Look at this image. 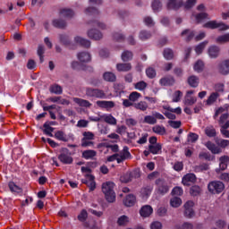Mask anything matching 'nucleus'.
Segmentation results:
<instances>
[{"label": "nucleus", "mask_w": 229, "mask_h": 229, "mask_svg": "<svg viewBox=\"0 0 229 229\" xmlns=\"http://www.w3.org/2000/svg\"><path fill=\"white\" fill-rule=\"evenodd\" d=\"M181 37H182L186 42H191V39L194 38V31L186 29L181 33Z\"/></svg>", "instance_id": "obj_23"}, {"label": "nucleus", "mask_w": 229, "mask_h": 229, "mask_svg": "<svg viewBox=\"0 0 229 229\" xmlns=\"http://www.w3.org/2000/svg\"><path fill=\"white\" fill-rule=\"evenodd\" d=\"M50 92H52L53 94H62L63 89L60 85L55 84L50 87Z\"/></svg>", "instance_id": "obj_56"}, {"label": "nucleus", "mask_w": 229, "mask_h": 229, "mask_svg": "<svg viewBox=\"0 0 229 229\" xmlns=\"http://www.w3.org/2000/svg\"><path fill=\"white\" fill-rule=\"evenodd\" d=\"M146 74L148 78H149L150 80H153V78L157 76V71H155L154 68L149 67L146 70Z\"/></svg>", "instance_id": "obj_61"}, {"label": "nucleus", "mask_w": 229, "mask_h": 229, "mask_svg": "<svg viewBox=\"0 0 229 229\" xmlns=\"http://www.w3.org/2000/svg\"><path fill=\"white\" fill-rule=\"evenodd\" d=\"M133 176H135V173L127 172L120 177V181L122 183H129V182L133 180Z\"/></svg>", "instance_id": "obj_25"}, {"label": "nucleus", "mask_w": 229, "mask_h": 229, "mask_svg": "<svg viewBox=\"0 0 229 229\" xmlns=\"http://www.w3.org/2000/svg\"><path fill=\"white\" fill-rule=\"evenodd\" d=\"M86 96H89V98H98V99L106 98V94L105 91L99 89L87 88Z\"/></svg>", "instance_id": "obj_4"}, {"label": "nucleus", "mask_w": 229, "mask_h": 229, "mask_svg": "<svg viewBox=\"0 0 229 229\" xmlns=\"http://www.w3.org/2000/svg\"><path fill=\"white\" fill-rule=\"evenodd\" d=\"M174 77L173 76H166L160 79L159 83L163 87H171V85H174Z\"/></svg>", "instance_id": "obj_16"}, {"label": "nucleus", "mask_w": 229, "mask_h": 229, "mask_svg": "<svg viewBox=\"0 0 229 229\" xmlns=\"http://www.w3.org/2000/svg\"><path fill=\"white\" fill-rule=\"evenodd\" d=\"M216 143L217 144V146H219V148H228L229 140H218L216 141Z\"/></svg>", "instance_id": "obj_64"}, {"label": "nucleus", "mask_w": 229, "mask_h": 229, "mask_svg": "<svg viewBox=\"0 0 229 229\" xmlns=\"http://www.w3.org/2000/svg\"><path fill=\"white\" fill-rule=\"evenodd\" d=\"M52 24L55 28H59V30H64L67 28V22L62 19H55L52 21Z\"/></svg>", "instance_id": "obj_28"}, {"label": "nucleus", "mask_w": 229, "mask_h": 229, "mask_svg": "<svg viewBox=\"0 0 229 229\" xmlns=\"http://www.w3.org/2000/svg\"><path fill=\"white\" fill-rule=\"evenodd\" d=\"M217 71L222 76H228L229 74V59H225L217 65Z\"/></svg>", "instance_id": "obj_8"}, {"label": "nucleus", "mask_w": 229, "mask_h": 229, "mask_svg": "<svg viewBox=\"0 0 229 229\" xmlns=\"http://www.w3.org/2000/svg\"><path fill=\"white\" fill-rule=\"evenodd\" d=\"M60 14L66 19H72V17H74V11H72V9L64 8L60 11Z\"/></svg>", "instance_id": "obj_29"}, {"label": "nucleus", "mask_w": 229, "mask_h": 229, "mask_svg": "<svg viewBox=\"0 0 229 229\" xmlns=\"http://www.w3.org/2000/svg\"><path fill=\"white\" fill-rule=\"evenodd\" d=\"M153 214V208L149 205L143 206L140 210L141 217H149Z\"/></svg>", "instance_id": "obj_17"}, {"label": "nucleus", "mask_w": 229, "mask_h": 229, "mask_svg": "<svg viewBox=\"0 0 229 229\" xmlns=\"http://www.w3.org/2000/svg\"><path fill=\"white\" fill-rule=\"evenodd\" d=\"M97 106H99V108H105L106 110H111V108H114V106H115V102L106 101V100H98Z\"/></svg>", "instance_id": "obj_14"}, {"label": "nucleus", "mask_w": 229, "mask_h": 229, "mask_svg": "<svg viewBox=\"0 0 229 229\" xmlns=\"http://www.w3.org/2000/svg\"><path fill=\"white\" fill-rule=\"evenodd\" d=\"M150 37L151 34L147 30H141L139 35L140 40H148Z\"/></svg>", "instance_id": "obj_62"}, {"label": "nucleus", "mask_w": 229, "mask_h": 229, "mask_svg": "<svg viewBox=\"0 0 229 229\" xmlns=\"http://www.w3.org/2000/svg\"><path fill=\"white\" fill-rule=\"evenodd\" d=\"M8 186L11 192H16V194H21V192H22V188L17 186L13 182H10Z\"/></svg>", "instance_id": "obj_38"}, {"label": "nucleus", "mask_w": 229, "mask_h": 229, "mask_svg": "<svg viewBox=\"0 0 229 229\" xmlns=\"http://www.w3.org/2000/svg\"><path fill=\"white\" fill-rule=\"evenodd\" d=\"M102 121L107 124H111L112 126H115V124H117V119H115L112 114H102Z\"/></svg>", "instance_id": "obj_21"}, {"label": "nucleus", "mask_w": 229, "mask_h": 229, "mask_svg": "<svg viewBox=\"0 0 229 229\" xmlns=\"http://www.w3.org/2000/svg\"><path fill=\"white\" fill-rule=\"evenodd\" d=\"M205 135L209 138L217 137V131L214 127V125H208L204 130Z\"/></svg>", "instance_id": "obj_19"}, {"label": "nucleus", "mask_w": 229, "mask_h": 229, "mask_svg": "<svg viewBox=\"0 0 229 229\" xmlns=\"http://www.w3.org/2000/svg\"><path fill=\"white\" fill-rule=\"evenodd\" d=\"M135 89H137V90H145V89L148 87V83H146V81H139L134 85Z\"/></svg>", "instance_id": "obj_63"}, {"label": "nucleus", "mask_w": 229, "mask_h": 229, "mask_svg": "<svg viewBox=\"0 0 229 229\" xmlns=\"http://www.w3.org/2000/svg\"><path fill=\"white\" fill-rule=\"evenodd\" d=\"M192 207H194V202H192V200H189L184 204L185 217H194V209H192Z\"/></svg>", "instance_id": "obj_10"}, {"label": "nucleus", "mask_w": 229, "mask_h": 229, "mask_svg": "<svg viewBox=\"0 0 229 229\" xmlns=\"http://www.w3.org/2000/svg\"><path fill=\"white\" fill-rule=\"evenodd\" d=\"M203 28H208L209 30H217V21H210L203 25Z\"/></svg>", "instance_id": "obj_53"}, {"label": "nucleus", "mask_w": 229, "mask_h": 229, "mask_svg": "<svg viewBox=\"0 0 229 229\" xmlns=\"http://www.w3.org/2000/svg\"><path fill=\"white\" fill-rule=\"evenodd\" d=\"M116 69L119 72H128L131 69L130 63H120L116 64Z\"/></svg>", "instance_id": "obj_20"}, {"label": "nucleus", "mask_w": 229, "mask_h": 229, "mask_svg": "<svg viewBox=\"0 0 229 229\" xmlns=\"http://www.w3.org/2000/svg\"><path fill=\"white\" fill-rule=\"evenodd\" d=\"M82 135H83L82 140H94L96 137V135H94V132H90V131H84Z\"/></svg>", "instance_id": "obj_60"}, {"label": "nucleus", "mask_w": 229, "mask_h": 229, "mask_svg": "<svg viewBox=\"0 0 229 229\" xmlns=\"http://www.w3.org/2000/svg\"><path fill=\"white\" fill-rule=\"evenodd\" d=\"M74 41L76 42V44H80V46H82V47H86L87 49L90 47V41L80 36L75 37Z\"/></svg>", "instance_id": "obj_22"}, {"label": "nucleus", "mask_w": 229, "mask_h": 229, "mask_svg": "<svg viewBox=\"0 0 229 229\" xmlns=\"http://www.w3.org/2000/svg\"><path fill=\"white\" fill-rule=\"evenodd\" d=\"M208 45V41H204L200 43L199 46H197L195 47V52L197 53V55H201V53H203V49H205V47H207Z\"/></svg>", "instance_id": "obj_50"}, {"label": "nucleus", "mask_w": 229, "mask_h": 229, "mask_svg": "<svg viewBox=\"0 0 229 229\" xmlns=\"http://www.w3.org/2000/svg\"><path fill=\"white\" fill-rule=\"evenodd\" d=\"M148 150L152 155H158V152L162 150V145L156 144V145H148Z\"/></svg>", "instance_id": "obj_37"}, {"label": "nucleus", "mask_w": 229, "mask_h": 229, "mask_svg": "<svg viewBox=\"0 0 229 229\" xmlns=\"http://www.w3.org/2000/svg\"><path fill=\"white\" fill-rule=\"evenodd\" d=\"M143 123H146V124H157V118L155 115H146L144 117Z\"/></svg>", "instance_id": "obj_48"}, {"label": "nucleus", "mask_w": 229, "mask_h": 229, "mask_svg": "<svg viewBox=\"0 0 229 229\" xmlns=\"http://www.w3.org/2000/svg\"><path fill=\"white\" fill-rule=\"evenodd\" d=\"M163 55L165 60H173V58H174V52L171 48H165L163 52Z\"/></svg>", "instance_id": "obj_39"}, {"label": "nucleus", "mask_w": 229, "mask_h": 229, "mask_svg": "<svg viewBox=\"0 0 229 229\" xmlns=\"http://www.w3.org/2000/svg\"><path fill=\"white\" fill-rule=\"evenodd\" d=\"M170 205L174 208H178V207H180L182 205V199H180L178 197L172 198L170 200Z\"/></svg>", "instance_id": "obj_46"}, {"label": "nucleus", "mask_w": 229, "mask_h": 229, "mask_svg": "<svg viewBox=\"0 0 229 229\" xmlns=\"http://www.w3.org/2000/svg\"><path fill=\"white\" fill-rule=\"evenodd\" d=\"M183 96V93L180 90H176L173 95V102L178 103L181 101L182 98Z\"/></svg>", "instance_id": "obj_54"}, {"label": "nucleus", "mask_w": 229, "mask_h": 229, "mask_svg": "<svg viewBox=\"0 0 229 229\" xmlns=\"http://www.w3.org/2000/svg\"><path fill=\"white\" fill-rule=\"evenodd\" d=\"M140 98V93L137 92V91H133L130 94L129 96V99L130 101H131L132 103H135V101H139V99Z\"/></svg>", "instance_id": "obj_58"}, {"label": "nucleus", "mask_w": 229, "mask_h": 229, "mask_svg": "<svg viewBox=\"0 0 229 229\" xmlns=\"http://www.w3.org/2000/svg\"><path fill=\"white\" fill-rule=\"evenodd\" d=\"M221 53V48L217 46H211L208 49V56L211 58H217Z\"/></svg>", "instance_id": "obj_15"}, {"label": "nucleus", "mask_w": 229, "mask_h": 229, "mask_svg": "<svg viewBox=\"0 0 229 229\" xmlns=\"http://www.w3.org/2000/svg\"><path fill=\"white\" fill-rule=\"evenodd\" d=\"M152 131H154V133H157V135H165V127H164L163 125H155L152 128Z\"/></svg>", "instance_id": "obj_41"}, {"label": "nucleus", "mask_w": 229, "mask_h": 229, "mask_svg": "<svg viewBox=\"0 0 229 229\" xmlns=\"http://www.w3.org/2000/svg\"><path fill=\"white\" fill-rule=\"evenodd\" d=\"M74 103H76L79 106H85L86 108H89L92 106V104L89 102V100H85L82 98H73Z\"/></svg>", "instance_id": "obj_30"}, {"label": "nucleus", "mask_w": 229, "mask_h": 229, "mask_svg": "<svg viewBox=\"0 0 229 229\" xmlns=\"http://www.w3.org/2000/svg\"><path fill=\"white\" fill-rule=\"evenodd\" d=\"M77 56L80 62L82 64H87V62H90L91 60L90 54L88 52H81L77 55Z\"/></svg>", "instance_id": "obj_26"}, {"label": "nucleus", "mask_w": 229, "mask_h": 229, "mask_svg": "<svg viewBox=\"0 0 229 229\" xmlns=\"http://www.w3.org/2000/svg\"><path fill=\"white\" fill-rule=\"evenodd\" d=\"M133 106L136 108V110H140L141 112H146V110L148 108V102L146 101L134 103Z\"/></svg>", "instance_id": "obj_32"}, {"label": "nucleus", "mask_w": 229, "mask_h": 229, "mask_svg": "<svg viewBox=\"0 0 229 229\" xmlns=\"http://www.w3.org/2000/svg\"><path fill=\"white\" fill-rule=\"evenodd\" d=\"M156 185L157 187L158 194H162V196H164V194H167V192H169V185H167V182H165V180L161 178L156 180Z\"/></svg>", "instance_id": "obj_6"}, {"label": "nucleus", "mask_w": 229, "mask_h": 229, "mask_svg": "<svg viewBox=\"0 0 229 229\" xmlns=\"http://www.w3.org/2000/svg\"><path fill=\"white\" fill-rule=\"evenodd\" d=\"M87 36L89 38H91V40H101V38H103V33L96 29L88 30Z\"/></svg>", "instance_id": "obj_12"}, {"label": "nucleus", "mask_w": 229, "mask_h": 229, "mask_svg": "<svg viewBox=\"0 0 229 229\" xmlns=\"http://www.w3.org/2000/svg\"><path fill=\"white\" fill-rule=\"evenodd\" d=\"M208 190L211 194H221L225 191V183L221 181L210 182L208 185Z\"/></svg>", "instance_id": "obj_3"}, {"label": "nucleus", "mask_w": 229, "mask_h": 229, "mask_svg": "<svg viewBox=\"0 0 229 229\" xmlns=\"http://www.w3.org/2000/svg\"><path fill=\"white\" fill-rule=\"evenodd\" d=\"M217 98H219V93L217 92L212 93L207 100L208 105H212L213 103H216V101L217 100Z\"/></svg>", "instance_id": "obj_51"}, {"label": "nucleus", "mask_w": 229, "mask_h": 229, "mask_svg": "<svg viewBox=\"0 0 229 229\" xmlns=\"http://www.w3.org/2000/svg\"><path fill=\"white\" fill-rule=\"evenodd\" d=\"M58 159L63 164H72V157H71V154L69 153V149L64 148L63 152L58 156Z\"/></svg>", "instance_id": "obj_9"}, {"label": "nucleus", "mask_w": 229, "mask_h": 229, "mask_svg": "<svg viewBox=\"0 0 229 229\" xmlns=\"http://www.w3.org/2000/svg\"><path fill=\"white\" fill-rule=\"evenodd\" d=\"M98 152L96 150L89 149L82 152V158L85 160H92L94 157H97Z\"/></svg>", "instance_id": "obj_24"}, {"label": "nucleus", "mask_w": 229, "mask_h": 229, "mask_svg": "<svg viewBox=\"0 0 229 229\" xmlns=\"http://www.w3.org/2000/svg\"><path fill=\"white\" fill-rule=\"evenodd\" d=\"M43 127L45 128L43 130V133L48 137H53V131H55V128L51 127L47 122L44 123Z\"/></svg>", "instance_id": "obj_36"}, {"label": "nucleus", "mask_w": 229, "mask_h": 229, "mask_svg": "<svg viewBox=\"0 0 229 229\" xmlns=\"http://www.w3.org/2000/svg\"><path fill=\"white\" fill-rule=\"evenodd\" d=\"M123 62H130V60H133V53L131 51H124L122 54Z\"/></svg>", "instance_id": "obj_42"}, {"label": "nucleus", "mask_w": 229, "mask_h": 229, "mask_svg": "<svg viewBox=\"0 0 229 229\" xmlns=\"http://www.w3.org/2000/svg\"><path fill=\"white\" fill-rule=\"evenodd\" d=\"M46 53V48L43 45L38 47V55L39 56L40 64H44V54Z\"/></svg>", "instance_id": "obj_45"}, {"label": "nucleus", "mask_w": 229, "mask_h": 229, "mask_svg": "<svg viewBox=\"0 0 229 229\" xmlns=\"http://www.w3.org/2000/svg\"><path fill=\"white\" fill-rule=\"evenodd\" d=\"M151 6L153 12H159V10H162V3H160L158 0H154Z\"/></svg>", "instance_id": "obj_57"}, {"label": "nucleus", "mask_w": 229, "mask_h": 229, "mask_svg": "<svg viewBox=\"0 0 229 229\" xmlns=\"http://www.w3.org/2000/svg\"><path fill=\"white\" fill-rule=\"evenodd\" d=\"M182 2H176V0H169V3L167 4L168 10H178L182 7Z\"/></svg>", "instance_id": "obj_34"}, {"label": "nucleus", "mask_w": 229, "mask_h": 229, "mask_svg": "<svg viewBox=\"0 0 229 229\" xmlns=\"http://www.w3.org/2000/svg\"><path fill=\"white\" fill-rule=\"evenodd\" d=\"M222 114V115H221ZM220 116V119L218 121V124L220 127L225 126V124L228 123L229 124V121H228V114L225 113V108L223 107H219L214 115V119H217V117Z\"/></svg>", "instance_id": "obj_5"}, {"label": "nucleus", "mask_w": 229, "mask_h": 229, "mask_svg": "<svg viewBox=\"0 0 229 229\" xmlns=\"http://www.w3.org/2000/svg\"><path fill=\"white\" fill-rule=\"evenodd\" d=\"M135 201L136 198L132 194H129L123 200V204L125 205V207H133V205H135Z\"/></svg>", "instance_id": "obj_31"}, {"label": "nucleus", "mask_w": 229, "mask_h": 229, "mask_svg": "<svg viewBox=\"0 0 229 229\" xmlns=\"http://www.w3.org/2000/svg\"><path fill=\"white\" fill-rule=\"evenodd\" d=\"M55 137L58 140H63V142H67V135H65V132L62 131H57L55 134Z\"/></svg>", "instance_id": "obj_49"}, {"label": "nucleus", "mask_w": 229, "mask_h": 229, "mask_svg": "<svg viewBox=\"0 0 229 229\" xmlns=\"http://www.w3.org/2000/svg\"><path fill=\"white\" fill-rule=\"evenodd\" d=\"M203 67H205L203 61L199 60L194 64V71H196L197 72H201V71H203Z\"/></svg>", "instance_id": "obj_59"}, {"label": "nucleus", "mask_w": 229, "mask_h": 229, "mask_svg": "<svg viewBox=\"0 0 229 229\" xmlns=\"http://www.w3.org/2000/svg\"><path fill=\"white\" fill-rule=\"evenodd\" d=\"M196 182V175L194 174H187L182 177V183L186 187L192 185Z\"/></svg>", "instance_id": "obj_13"}, {"label": "nucleus", "mask_w": 229, "mask_h": 229, "mask_svg": "<svg viewBox=\"0 0 229 229\" xmlns=\"http://www.w3.org/2000/svg\"><path fill=\"white\" fill-rule=\"evenodd\" d=\"M131 157V154L128 151V147H125L122 151L108 157L107 162H114V160H116L117 164H122V162Z\"/></svg>", "instance_id": "obj_2"}, {"label": "nucleus", "mask_w": 229, "mask_h": 229, "mask_svg": "<svg viewBox=\"0 0 229 229\" xmlns=\"http://www.w3.org/2000/svg\"><path fill=\"white\" fill-rule=\"evenodd\" d=\"M216 42V44H226L229 42V33L217 37Z\"/></svg>", "instance_id": "obj_43"}, {"label": "nucleus", "mask_w": 229, "mask_h": 229, "mask_svg": "<svg viewBox=\"0 0 229 229\" xmlns=\"http://www.w3.org/2000/svg\"><path fill=\"white\" fill-rule=\"evenodd\" d=\"M114 187L115 183L113 182H106L102 184V192L105 194V198L108 203H114V201H115Z\"/></svg>", "instance_id": "obj_1"}, {"label": "nucleus", "mask_w": 229, "mask_h": 229, "mask_svg": "<svg viewBox=\"0 0 229 229\" xmlns=\"http://www.w3.org/2000/svg\"><path fill=\"white\" fill-rule=\"evenodd\" d=\"M198 101V98L196 97L185 95L184 97V105L187 106H192V105H195Z\"/></svg>", "instance_id": "obj_33"}, {"label": "nucleus", "mask_w": 229, "mask_h": 229, "mask_svg": "<svg viewBox=\"0 0 229 229\" xmlns=\"http://www.w3.org/2000/svg\"><path fill=\"white\" fill-rule=\"evenodd\" d=\"M152 191H153V186H145L140 191L141 196H143V198H148V196H149Z\"/></svg>", "instance_id": "obj_44"}, {"label": "nucleus", "mask_w": 229, "mask_h": 229, "mask_svg": "<svg viewBox=\"0 0 229 229\" xmlns=\"http://www.w3.org/2000/svg\"><path fill=\"white\" fill-rule=\"evenodd\" d=\"M165 110H167L164 113V115L167 117V119H171L172 121L176 119V114L180 115L182 114V107L173 108L171 106L165 107Z\"/></svg>", "instance_id": "obj_7"}, {"label": "nucleus", "mask_w": 229, "mask_h": 229, "mask_svg": "<svg viewBox=\"0 0 229 229\" xmlns=\"http://www.w3.org/2000/svg\"><path fill=\"white\" fill-rule=\"evenodd\" d=\"M86 178L82 179V183H85L89 187V191H94L96 189V181H94V176L91 174H86Z\"/></svg>", "instance_id": "obj_11"}, {"label": "nucleus", "mask_w": 229, "mask_h": 229, "mask_svg": "<svg viewBox=\"0 0 229 229\" xmlns=\"http://www.w3.org/2000/svg\"><path fill=\"white\" fill-rule=\"evenodd\" d=\"M188 84L190 87H192V89H196L199 85V78L196 75H191L187 80Z\"/></svg>", "instance_id": "obj_27"}, {"label": "nucleus", "mask_w": 229, "mask_h": 229, "mask_svg": "<svg viewBox=\"0 0 229 229\" xmlns=\"http://www.w3.org/2000/svg\"><path fill=\"white\" fill-rule=\"evenodd\" d=\"M219 160H220L219 167L221 171H225V169L228 167L229 157L227 156H224V157H221Z\"/></svg>", "instance_id": "obj_35"}, {"label": "nucleus", "mask_w": 229, "mask_h": 229, "mask_svg": "<svg viewBox=\"0 0 229 229\" xmlns=\"http://www.w3.org/2000/svg\"><path fill=\"white\" fill-rule=\"evenodd\" d=\"M128 223H130V218L125 215L121 216L117 220L118 226H126Z\"/></svg>", "instance_id": "obj_40"}, {"label": "nucleus", "mask_w": 229, "mask_h": 229, "mask_svg": "<svg viewBox=\"0 0 229 229\" xmlns=\"http://www.w3.org/2000/svg\"><path fill=\"white\" fill-rule=\"evenodd\" d=\"M220 133H222L223 136L225 137V139H229V123H227L226 124L223 125L222 127H220Z\"/></svg>", "instance_id": "obj_55"}, {"label": "nucleus", "mask_w": 229, "mask_h": 229, "mask_svg": "<svg viewBox=\"0 0 229 229\" xmlns=\"http://www.w3.org/2000/svg\"><path fill=\"white\" fill-rule=\"evenodd\" d=\"M103 78L106 81H115V74L110 72H105Z\"/></svg>", "instance_id": "obj_52"}, {"label": "nucleus", "mask_w": 229, "mask_h": 229, "mask_svg": "<svg viewBox=\"0 0 229 229\" xmlns=\"http://www.w3.org/2000/svg\"><path fill=\"white\" fill-rule=\"evenodd\" d=\"M191 196H199L201 194V188L198 185L192 186L190 189Z\"/></svg>", "instance_id": "obj_47"}, {"label": "nucleus", "mask_w": 229, "mask_h": 229, "mask_svg": "<svg viewBox=\"0 0 229 229\" xmlns=\"http://www.w3.org/2000/svg\"><path fill=\"white\" fill-rule=\"evenodd\" d=\"M206 148L211 151L214 155H219L221 153V148L217 147L216 144H214L212 141H208L205 143Z\"/></svg>", "instance_id": "obj_18"}]
</instances>
